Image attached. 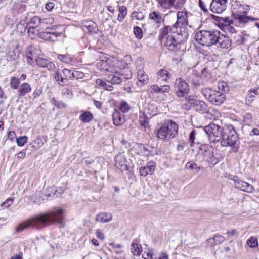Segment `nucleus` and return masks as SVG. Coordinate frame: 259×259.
I'll list each match as a JSON object with an SVG mask.
<instances>
[{
	"mask_svg": "<svg viewBox=\"0 0 259 259\" xmlns=\"http://www.w3.org/2000/svg\"><path fill=\"white\" fill-rule=\"evenodd\" d=\"M65 210L60 207L54 208L49 213H41L32 217L18 226L17 231L21 232L28 228L39 229L50 223L64 225Z\"/></svg>",
	"mask_w": 259,
	"mask_h": 259,
	"instance_id": "1",
	"label": "nucleus"
},
{
	"mask_svg": "<svg viewBox=\"0 0 259 259\" xmlns=\"http://www.w3.org/2000/svg\"><path fill=\"white\" fill-rule=\"evenodd\" d=\"M178 131L177 124L172 120H167L155 130V132L158 139L163 141H168L175 137L178 134Z\"/></svg>",
	"mask_w": 259,
	"mask_h": 259,
	"instance_id": "2",
	"label": "nucleus"
},
{
	"mask_svg": "<svg viewBox=\"0 0 259 259\" xmlns=\"http://www.w3.org/2000/svg\"><path fill=\"white\" fill-rule=\"evenodd\" d=\"M97 68L105 71L106 74L112 73L118 74L119 70L125 67V63L116 59H108L106 61L100 60L96 64Z\"/></svg>",
	"mask_w": 259,
	"mask_h": 259,
	"instance_id": "3",
	"label": "nucleus"
},
{
	"mask_svg": "<svg viewBox=\"0 0 259 259\" xmlns=\"http://www.w3.org/2000/svg\"><path fill=\"white\" fill-rule=\"evenodd\" d=\"M220 141L222 146H233V151L234 152L237 151L238 148L235 146V145L238 141V136L232 125H226L224 127Z\"/></svg>",
	"mask_w": 259,
	"mask_h": 259,
	"instance_id": "4",
	"label": "nucleus"
},
{
	"mask_svg": "<svg viewBox=\"0 0 259 259\" xmlns=\"http://www.w3.org/2000/svg\"><path fill=\"white\" fill-rule=\"evenodd\" d=\"M219 35L218 30H200L195 34V40L202 46L210 47L216 44L217 38Z\"/></svg>",
	"mask_w": 259,
	"mask_h": 259,
	"instance_id": "5",
	"label": "nucleus"
},
{
	"mask_svg": "<svg viewBox=\"0 0 259 259\" xmlns=\"http://www.w3.org/2000/svg\"><path fill=\"white\" fill-rule=\"evenodd\" d=\"M201 93L205 99L214 105H220L226 100V95L223 92H220L209 88L202 89Z\"/></svg>",
	"mask_w": 259,
	"mask_h": 259,
	"instance_id": "6",
	"label": "nucleus"
},
{
	"mask_svg": "<svg viewBox=\"0 0 259 259\" xmlns=\"http://www.w3.org/2000/svg\"><path fill=\"white\" fill-rule=\"evenodd\" d=\"M203 130L207 135L210 142H215L220 141L224 127H221L215 123H211L204 126Z\"/></svg>",
	"mask_w": 259,
	"mask_h": 259,
	"instance_id": "7",
	"label": "nucleus"
},
{
	"mask_svg": "<svg viewBox=\"0 0 259 259\" xmlns=\"http://www.w3.org/2000/svg\"><path fill=\"white\" fill-rule=\"evenodd\" d=\"M229 179L234 182L235 188L241 191L247 193H252L254 191V188L251 185L240 180L237 176H231Z\"/></svg>",
	"mask_w": 259,
	"mask_h": 259,
	"instance_id": "8",
	"label": "nucleus"
},
{
	"mask_svg": "<svg viewBox=\"0 0 259 259\" xmlns=\"http://www.w3.org/2000/svg\"><path fill=\"white\" fill-rule=\"evenodd\" d=\"M175 87L177 89L176 94L179 97H184L189 91L188 83L182 78H179L175 80Z\"/></svg>",
	"mask_w": 259,
	"mask_h": 259,
	"instance_id": "9",
	"label": "nucleus"
},
{
	"mask_svg": "<svg viewBox=\"0 0 259 259\" xmlns=\"http://www.w3.org/2000/svg\"><path fill=\"white\" fill-rule=\"evenodd\" d=\"M175 35H168L164 39L161 41L165 47L171 51H176L179 49L180 41L176 38Z\"/></svg>",
	"mask_w": 259,
	"mask_h": 259,
	"instance_id": "10",
	"label": "nucleus"
},
{
	"mask_svg": "<svg viewBox=\"0 0 259 259\" xmlns=\"http://www.w3.org/2000/svg\"><path fill=\"white\" fill-rule=\"evenodd\" d=\"M173 34H179V30L174 25L172 26L165 25L159 30L158 39L160 41L164 39L168 35H172Z\"/></svg>",
	"mask_w": 259,
	"mask_h": 259,
	"instance_id": "11",
	"label": "nucleus"
},
{
	"mask_svg": "<svg viewBox=\"0 0 259 259\" xmlns=\"http://www.w3.org/2000/svg\"><path fill=\"white\" fill-rule=\"evenodd\" d=\"M226 3L221 0H212L210 10L213 13L221 14L226 10Z\"/></svg>",
	"mask_w": 259,
	"mask_h": 259,
	"instance_id": "12",
	"label": "nucleus"
},
{
	"mask_svg": "<svg viewBox=\"0 0 259 259\" xmlns=\"http://www.w3.org/2000/svg\"><path fill=\"white\" fill-rule=\"evenodd\" d=\"M232 16L240 24H245L249 21L257 20V18H254L251 16H247L246 12H235L233 10Z\"/></svg>",
	"mask_w": 259,
	"mask_h": 259,
	"instance_id": "13",
	"label": "nucleus"
},
{
	"mask_svg": "<svg viewBox=\"0 0 259 259\" xmlns=\"http://www.w3.org/2000/svg\"><path fill=\"white\" fill-rule=\"evenodd\" d=\"M115 165L121 170H127V160L123 153L118 154L115 157Z\"/></svg>",
	"mask_w": 259,
	"mask_h": 259,
	"instance_id": "14",
	"label": "nucleus"
},
{
	"mask_svg": "<svg viewBox=\"0 0 259 259\" xmlns=\"http://www.w3.org/2000/svg\"><path fill=\"white\" fill-rule=\"evenodd\" d=\"M214 45L218 48L228 49L231 47V41L228 37L221 34L219 31V35L217 37L216 44Z\"/></svg>",
	"mask_w": 259,
	"mask_h": 259,
	"instance_id": "15",
	"label": "nucleus"
},
{
	"mask_svg": "<svg viewBox=\"0 0 259 259\" xmlns=\"http://www.w3.org/2000/svg\"><path fill=\"white\" fill-rule=\"evenodd\" d=\"M188 12L187 11H179L177 13V22L174 24V26L178 28L180 27V24H188Z\"/></svg>",
	"mask_w": 259,
	"mask_h": 259,
	"instance_id": "16",
	"label": "nucleus"
},
{
	"mask_svg": "<svg viewBox=\"0 0 259 259\" xmlns=\"http://www.w3.org/2000/svg\"><path fill=\"white\" fill-rule=\"evenodd\" d=\"M37 65L42 68H47L48 70H54L56 68L55 65L49 60L41 57H38L36 59Z\"/></svg>",
	"mask_w": 259,
	"mask_h": 259,
	"instance_id": "17",
	"label": "nucleus"
},
{
	"mask_svg": "<svg viewBox=\"0 0 259 259\" xmlns=\"http://www.w3.org/2000/svg\"><path fill=\"white\" fill-rule=\"evenodd\" d=\"M155 163L153 161H150L144 167L139 169V172L141 176L146 177L148 175H152L155 170Z\"/></svg>",
	"mask_w": 259,
	"mask_h": 259,
	"instance_id": "18",
	"label": "nucleus"
},
{
	"mask_svg": "<svg viewBox=\"0 0 259 259\" xmlns=\"http://www.w3.org/2000/svg\"><path fill=\"white\" fill-rule=\"evenodd\" d=\"M112 120L116 126H121L125 122L124 115L117 110H115L112 114Z\"/></svg>",
	"mask_w": 259,
	"mask_h": 259,
	"instance_id": "19",
	"label": "nucleus"
},
{
	"mask_svg": "<svg viewBox=\"0 0 259 259\" xmlns=\"http://www.w3.org/2000/svg\"><path fill=\"white\" fill-rule=\"evenodd\" d=\"M149 18L153 22L157 24V26L164 22L163 15L159 11H154L149 14Z\"/></svg>",
	"mask_w": 259,
	"mask_h": 259,
	"instance_id": "20",
	"label": "nucleus"
},
{
	"mask_svg": "<svg viewBox=\"0 0 259 259\" xmlns=\"http://www.w3.org/2000/svg\"><path fill=\"white\" fill-rule=\"evenodd\" d=\"M187 79L189 83L194 86H198L200 84L201 77L196 71L193 70L187 76Z\"/></svg>",
	"mask_w": 259,
	"mask_h": 259,
	"instance_id": "21",
	"label": "nucleus"
},
{
	"mask_svg": "<svg viewBox=\"0 0 259 259\" xmlns=\"http://www.w3.org/2000/svg\"><path fill=\"white\" fill-rule=\"evenodd\" d=\"M145 109L143 112L139 113V123L143 127H147L149 125V117L147 115L149 113L148 111V108Z\"/></svg>",
	"mask_w": 259,
	"mask_h": 259,
	"instance_id": "22",
	"label": "nucleus"
},
{
	"mask_svg": "<svg viewBox=\"0 0 259 259\" xmlns=\"http://www.w3.org/2000/svg\"><path fill=\"white\" fill-rule=\"evenodd\" d=\"M120 74V70H119V73L118 74H115L112 73H109L107 74H105V75L107 76L106 81L110 83L111 84H118L121 82V79L119 76Z\"/></svg>",
	"mask_w": 259,
	"mask_h": 259,
	"instance_id": "23",
	"label": "nucleus"
},
{
	"mask_svg": "<svg viewBox=\"0 0 259 259\" xmlns=\"http://www.w3.org/2000/svg\"><path fill=\"white\" fill-rule=\"evenodd\" d=\"M257 95H259V87L249 90L245 99L246 104L247 105H250L252 103L254 97Z\"/></svg>",
	"mask_w": 259,
	"mask_h": 259,
	"instance_id": "24",
	"label": "nucleus"
},
{
	"mask_svg": "<svg viewBox=\"0 0 259 259\" xmlns=\"http://www.w3.org/2000/svg\"><path fill=\"white\" fill-rule=\"evenodd\" d=\"M112 215L108 212H101L98 214L96 217V220L101 223H107L111 221Z\"/></svg>",
	"mask_w": 259,
	"mask_h": 259,
	"instance_id": "25",
	"label": "nucleus"
},
{
	"mask_svg": "<svg viewBox=\"0 0 259 259\" xmlns=\"http://www.w3.org/2000/svg\"><path fill=\"white\" fill-rule=\"evenodd\" d=\"M83 27L86 28L89 33L91 34L96 33L98 31V27L96 24L92 21H84Z\"/></svg>",
	"mask_w": 259,
	"mask_h": 259,
	"instance_id": "26",
	"label": "nucleus"
},
{
	"mask_svg": "<svg viewBox=\"0 0 259 259\" xmlns=\"http://www.w3.org/2000/svg\"><path fill=\"white\" fill-rule=\"evenodd\" d=\"M192 107L197 111L202 112L206 111L207 109V105L204 102L197 100L192 103Z\"/></svg>",
	"mask_w": 259,
	"mask_h": 259,
	"instance_id": "27",
	"label": "nucleus"
},
{
	"mask_svg": "<svg viewBox=\"0 0 259 259\" xmlns=\"http://www.w3.org/2000/svg\"><path fill=\"white\" fill-rule=\"evenodd\" d=\"M170 74L167 70L165 69H161L157 72V80L167 82V80L170 78Z\"/></svg>",
	"mask_w": 259,
	"mask_h": 259,
	"instance_id": "28",
	"label": "nucleus"
},
{
	"mask_svg": "<svg viewBox=\"0 0 259 259\" xmlns=\"http://www.w3.org/2000/svg\"><path fill=\"white\" fill-rule=\"evenodd\" d=\"M212 147L208 144L201 145L199 147L200 151L205 157H210L211 155Z\"/></svg>",
	"mask_w": 259,
	"mask_h": 259,
	"instance_id": "29",
	"label": "nucleus"
},
{
	"mask_svg": "<svg viewBox=\"0 0 259 259\" xmlns=\"http://www.w3.org/2000/svg\"><path fill=\"white\" fill-rule=\"evenodd\" d=\"M137 78L138 81L142 84H147L149 82V77L148 75L144 71H137Z\"/></svg>",
	"mask_w": 259,
	"mask_h": 259,
	"instance_id": "30",
	"label": "nucleus"
},
{
	"mask_svg": "<svg viewBox=\"0 0 259 259\" xmlns=\"http://www.w3.org/2000/svg\"><path fill=\"white\" fill-rule=\"evenodd\" d=\"M31 88L30 85L26 83L22 84L18 91V95L20 96H24L26 94L31 92Z\"/></svg>",
	"mask_w": 259,
	"mask_h": 259,
	"instance_id": "31",
	"label": "nucleus"
},
{
	"mask_svg": "<svg viewBox=\"0 0 259 259\" xmlns=\"http://www.w3.org/2000/svg\"><path fill=\"white\" fill-rule=\"evenodd\" d=\"M118 111L124 114L128 113L130 111L131 106L126 102L122 101L119 103L118 106Z\"/></svg>",
	"mask_w": 259,
	"mask_h": 259,
	"instance_id": "32",
	"label": "nucleus"
},
{
	"mask_svg": "<svg viewBox=\"0 0 259 259\" xmlns=\"http://www.w3.org/2000/svg\"><path fill=\"white\" fill-rule=\"evenodd\" d=\"M93 119L92 114L89 111H83L79 117V119L84 123L90 122Z\"/></svg>",
	"mask_w": 259,
	"mask_h": 259,
	"instance_id": "33",
	"label": "nucleus"
},
{
	"mask_svg": "<svg viewBox=\"0 0 259 259\" xmlns=\"http://www.w3.org/2000/svg\"><path fill=\"white\" fill-rule=\"evenodd\" d=\"M185 167L189 171H193L195 174L199 172L201 169V168L198 166L197 164L193 161L187 162L185 165Z\"/></svg>",
	"mask_w": 259,
	"mask_h": 259,
	"instance_id": "34",
	"label": "nucleus"
},
{
	"mask_svg": "<svg viewBox=\"0 0 259 259\" xmlns=\"http://www.w3.org/2000/svg\"><path fill=\"white\" fill-rule=\"evenodd\" d=\"M217 88L220 92H223L224 94L226 95V93L229 91V87L227 83L224 81H221L218 82Z\"/></svg>",
	"mask_w": 259,
	"mask_h": 259,
	"instance_id": "35",
	"label": "nucleus"
},
{
	"mask_svg": "<svg viewBox=\"0 0 259 259\" xmlns=\"http://www.w3.org/2000/svg\"><path fill=\"white\" fill-rule=\"evenodd\" d=\"M118 11L119 14L118 15L117 20L119 22H122L127 15V8L124 6H120L119 7Z\"/></svg>",
	"mask_w": 259,
	"mask_h": 259,
	"instance_id": "36",
	"label": "nucleus"
},
{
	"mask_svg": "<svg viewBox=\"0 0 259 259\" xmlns=\"http://www.w3.org/2000/svg\"><path fill=\"white\" fill-rule=\"evenodd\" d=\"M57 58L61 62L66 64L70 63L72 60V58L69 54H57Z\"/></svg>",
	"mask_w": 259,
	"mask_h": 259,
	"instance_id": "37",
	"label": "nucleus"
},
{
	"mask_svg": "<svg viewBox=\"0 0 259 259\" xmlns=\"http://www.w3.org/2000/svg\"><path fill=\"white\" fill-rule=\"evenodd\" d=\"M186 2V0H171V8L176 9H181L184 6Z\"/></svg>",
	"mask_w": 259,
	"mask_h": 259,
	"instance_id": "38",
	"label": "nucleus"
},
{
	"mask_svg": "<svg viewBox=\"0 0 259 259\" xmlns=\"http://www.w3.org/2000/svg\"><path fill=\"white\" fill-rule=\"evenodd\" d=\"M246 244L249 247L251 248H255L258 246V241L256 238L255 237H250L246 242Z\"/></svg>",
	"mask_w": 259,
	"mask_h": 259,
	"instance_id": "39",
	"label": "nucleus"
},
{
	"mask_svg": "<svg viewBox=\"0 0 259 259\" xmlns=\"http://www.w3.org/2000/svg\"><path fill=\"white\" fill-rule=\"evenodd\" d=\"M141 245H138L136 243H132L131 245V252L135 255H139L142 251V249L140 247Z\"/></svg>",
	"mask_w": 259,
	"mask_h": 259,
	"instance_id": "40",
	"label": "nucleus"
},
{
	"mask_svg": "<svg viewBox=\"0 0 259 259\" xmlns=\"http://www.w3.org/2000/svg\"><path fill=\"white\" fill-rule=\"evenodd\" d=\"M158 4L163 9L171 8V0H157Z\"/></svg>",
	"mask_w": 259,
	"mask_h": 259,
	"instance_id": "41",
	"label": "nucleus"
},
{
	"mask_svg": "<svg viewBox=\"0 0 259 259\" xmlns=\"http://www.w3.org/2000/svg\"><path fill=\"white\" fill-rule=\"evenodd\" d=\"M16 140L17 145L22 147L27 142L28 138L26 136H24L17 138Z\"/></svg>",
	"mask_w": 259,
	"mask_h": 259,
	"instance_id": "42",
	"label": "nucleus"
},
{
	"mask_svg": "<svg viewBox=\"0 0 259 259\" xmlns=\"http://www.w3.org/2000/svg\"><path fill=\"white\" fill-rule=\"evenodd\" d=\"M40 19L37 16H34L31 18L29 22V24L32 25L31 27L32 28L36 27L40 23Z\"/></svg>",
	"mask_w": 259,
	"mask_h": 259,
	"instance_id": "43",
	"label": "nucleus"
},
{
	"mask_svg": "<svg viewBox=\"0 0 259 259\" xmlns=\"http://www.w3.org/2000/svg\"><path fill=\"white\" fill-rule=\"evenodd\" d=\"M135 65L137 72L143 70L144 62L142 59L140 58H138L136 61Z\"/></svg>",
	"mask_w": 259,
	"mask_h": 259,
	"instance_id": "44",
	"label": "nucleus"
},
{
	"mask_svg": "<svg viewBox=\"0 0 259 259\" xmlns=\"http://www.w3.org/2000/svg\"><path fill=\"white\" fill-rule=\"evenodd\" d=\"M20 84L19 79L15 77H12L10 80V85L12 88L17 89Z\"/></svg>",
	"mask_w": 259,
	"mask_h": 259,
	"instance_id": "45",
	"label": "nucleus"
},
{
	"mask_svg": "<svg viewBox=\"0 0 259 259\" xmlns=\"http://www.w3.org/2000/svg\"><path fill=\"white\" fill-rule=\"evenodd\" d=\"M32 147L35 148H39L41 147L43 145V143L41 141V139L40 137H38L36 139L33 141L32 143Z\"/></svg>",
	"mask_w": 259,
	"mask_h": 259,
	"instance_id": "46",
	"label": "nucleus"
},
{
	"mask_svg": "<svg viewBox=\"0 0 259 259\" xmlns=\"http://www.w3.org/2000/svg\"><path fill=\"white\" fill-rule=\"evenodd\" d=\"M51 102L53 104L59 108L62 109L66 107L65 104L63 102L60 101H57L54 98L52 99Z\"/></svg>",
	"mask_w": 259,
	"mask_h": 259,
	"instance_id": "47",
	"label": "nucleus"
},
{
	"mask_svg": "<svg viewBox=\"0 0 259 259\" xmlns=\"http://www.w3.org/2000/svg\"><path fill=\"white\" fill-rule=\"evenodd\" d=\"M134 33L135 36L138 39H141L143 37L142 29L138 26L134 27Z\"/></svg>",
	"mask_w": 259,
	"mask_h": 259,
	"instance_id": "48",
	"label": "nucleus"
},
{
	"mask_svg": "<svg viewBox=\"0 0 259 259\" xmlns=\"http://www.w3.org/2000/svg\"><path fill=\"white\" fill-rule=\"evenodd\" d=\"M208 115L212 116L211 119H215L220 116V112L214 109H210L207 112Z\"/></svg>",
	"mask_w": 259,
	"mask_h": 259,
	"instance_id": "49",
	"label": "nucleus"
},
{
	"mask_svg": "<svg viewBox=\"0 0 259 259\" xmlns=\"http://www.w3.org/2000/svg\"><path fill=\"white\" fill-rule=\"evenodd\" d=\"M62 72L66 78L73 79V72H71L70 70L64 68L62 70Z\"/></svg>",
	"mask_w": 259,
	"mask_h": 259,
	"instance_id": "50",
	"label": "nucleus"
},
{
	"mask_svg": "<svg viewBox=\"0 0 259 259\" xmlns=\"http://www.w3.org/2000/svg\"><path fill=\"white\" fill-rule=\"evenodd\" d=\"M213 240L215 244H220L225 241V237L220 235H216L213 237Z\"/></svg>",
	"mask_w": 259,
	"mask_h": 259,
	"instance_id": "51",
	"label": "nucleus"
},
{
	"mask_svg": "<svg viewBox=\"0 0 259 259\" xmlns=\"http://www.w3.org/2000/svg\"><path fill=\"white\" fill-rule=\"evenodd\" d=\"M84 73L78 71H73V79H81L84 77Z\"/></svg>",
	"mask_w": 259,
	"mask_h": 259,
	"instance_id": "52",
	"label": "nucleus"
},
{
	"mask_svg": "<svg viewBox=\"0 0 259 259\" xmlns=\"http://www.w3.org/2000/svg\"><path fill=\"white\" fill-rule=\"evenodd\" d=\"M110 246L117 253H121L122 251L120 250L121 245L120 244H116L114 243H111Z\"/></svg>",
	"mask_w": 259,
	"mask_h": 259,
	"instance_id": "53",
	"label": "nucleus"
},
{
	"mask_svg": "<svg viewBox=\"0 0 259 259\" xmlns=\"http://www.w3.org/2000/svg\"><path fill=\"white\" fill-rule=\"evenodd\" d=\"M252 116L250 113H246L244 116L243 121L246 124H249L252 121Z\"/></svg>",
	"mask_w": 259,
	"mask_h": 259,
	"instance_id": "54",
	"label": "nucleus"
},
{
	"mask_svg": "<svg viewBox=\"0 0 259 259\" xmlns=\"http://www.w3.org/2000/svg\"><path fill=\"white\" fill-rule=\"evenodd\" d=\"M132 17L136 20H141L144 18V16L142 12H134L132 14Z\"/></svg>",
	"mask_w": 259,
	"mask_h": 259,
	"instance_id": "55",
	"label": "nucleus"
},
{
	"mask_svg": "<svg viewBox=\"0 0 259 259\" xmlns=\"http://www.w3.org/2000/svg\"><path fill=\"white\" fill-rule=\"evenodd\" d=\"M55 78L56 80L58 82V83L61 84H62V83H63L64 79L62 77V75H60L58 72L56 73L55 75Z\"/></svg>",
	"mask_w": 259,
	"mask_h": 259,
	"instance_id": "56",
	"label": "nucleus"
},
{
	"mask_svg": "<svg viewBox=\"0 0 259 259\" xmlns=\"http://www.w3.org/2000/svg\"><path fill=\"white\" fill-rule=\"evenodd\" d=\"M160 87L158 86L156 84H154L150 87V91L151 93H160Z\"/></svg>",
	"mask_w": 259,
	"mask_h": 259,
	"instance_id": "57",
	"label": "nucleus"
},
{
	"mask_svg": "<svg viewBox=\"0 0 259 259\" xmlns=\"http://www.w3.org/2000/svg\"><path fill=\"white\" fill-rule=\"evenodd\" d=\"M50 36H51L50 32H47V31L42 32L40 34L41 37L46 40H48V41H49V40H51V38L50 37Z\"/></svg>",
	"mask_w": 259,
	"mask_h": 259,
	"instance_id": "58",
	"label": "nucleus"
},
{
	"mask_svg": "<svg viewBox=\"0 0 259 259\" xmlns=\"http://www.w3.org/2000/svg\"><path fill=\"white\" fill-rule=\"evenodd\" d=\"M195 138V130H192L189 134V140L191 143V145L194 143V141Z\"/></svg>",
	"mask_w": 259,
	"mask_h": 259,
	"instance_id": "59",
	"label": "nucleus"
},
{
	"mask_svg": "<svg viewBox=\"0 0 259 259\" xmlns=\"http://www.w3.org/2000/svg\"><path fill=\"white\" fill-rule=\"evenodd\" d=\"M96 234L97 237L98 239H100L101 240H104V239H105L104 234L102 232V230H101L100 229L97 230L96 232Z\"/></svg>",
	"mask_w": 259,
	"mask_h": 259,
	"instance_id": "60",
	"label": "nucleus"
},
{
	"mask_svg": "<svg viewBox=\"0 0 259 259\" xmlns=\"http://www.w3.org/2000/svg\"><path fill=\"white\" fill-rule=\"evenodd\" d=\"M238 37H240V39H238L237 41L240 44H244L247 40L248 35L242 33V35H239Z\"/></svg>",
	"mask_w": 259,
	"mask_h": 259,
	"instance_id": "61",
	"label": "nucleus"
},
{
	"mask_svg": "<svg viewBox=\"0 0 259 259\" xmlns=\"http://www.w3.org/2000/svg\"><path fill=\"white\" fill-rule=\"evenodd\" d=\"M153 254L150 251H145L142 255V257L144 259H152Z\"/></svg>",
	"mask_w": 259,
	"mask_h": 259,
	"instance_id": "62",
	"label": "nucleus"
},
{
	"mask_svg": "<svg viewBox=\"0 0 259 259\" xmlns=\"http://www.w3.org/2000/svg\"><path fill=\"white\" fill-rule=\"evenodd\" d=\"M170 90V87L168 85H164L163 86H160V93H162V94H164L165 93L168 92Z\"/></svg>",
	"mask_w": 259,
	"mask_h": 259,
	"instance_id": "63",
	"label": "nucleus"
},
{
	"mask_svg": "<svg viewBox=\"0 0 259 259\" xmlns=\"http://www.w3.org/2000/svg\"><path fill=\"white\" fill-rule=\"evenodd\" d=\"M13 202V199L9 198L7 199L5 202H3L1 204V206H5L6 208H8L9 206H10Z\"/></svg>",
	"mask_w": 259,
	"mask_h": 259,
	"instance_id": "64",
	"label": "nucleus"
}]
</instances>
